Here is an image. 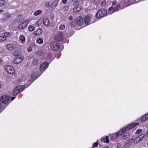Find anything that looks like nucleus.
I'll list each match as a JSON object with an SVG mask.
<instances>
[{
  "instance_id": "obj_1",
  "label": "nucleus",
  "mask_w": 148,
  "mask_h": 148,
  "mask_svg": "<svg viewBox=\"0 0 148 148\" xmlns=\"http://www.w3.org/2000/svg\"><path fill=\"white\" fill-rule=\"evenodd\" d=\"M25 85L19 86L16 87L13 92V95L14 96L16 95L17 94L23 90L25 89Z\"/></svg>"
},
{
  "instance_id": "obj_2",
  "label": "nucleus",
  "mask_w": 148,
  "mask_h": 148,
  "mask_svg": "<svg viewBox=\"0 0 148 148\" xmlns=\"http://www.w3.org/2000/svg\"><path fill=\"white\" fill-rule=\"evenodd\" d=\"M107 11L106 10L103 9L99 10L97 12L96 15L97 18H101L106 14Z\"/></svg>"
},
{
  "instance_id": "obj_3",
  "label": "nucleus",
  "mask_w": 148,
  "mask_h": 148,
  "mask_svg": "<svg viewBox=\"0 0 148 148\" xmlns=\"http://www.w3.org/2000/svg\"><path fill=\"white\" fill-rule=\"evenodd\" d=\"M60 44L57 42H53L50 44L51 49L54 51H58L60 49Z\"/></svg>"
},
{
  "instance_id": "obj_4",
  "label": "nucleus",
  "mask_w": 148,
  "mask_h": 148,
  "mask_svg": "<svg viewBox=\"0 0 148 148\" xmlns=\"http://www.w3.org/2000/svg\"><path fill=\"white\" fill-rule=\"evenodd\" d=\"M5 69L8 73L10 74H14L15 72L14 68L10 65L5 66Z\"/></svg>"
},
{
  "instance_id": "obj_5",
  "label": "nucleus",
  "mask_w": 148,
  "mask_h": 148,
  "mask_svg": "<svg viewBox=\"0 0 148 148\" xmlns=\"http://www.w3.org/2000/svg\"><path fill=\"white\" fill-rule=\"evenodd\" d=\"M10 97L6 96H2L0 98L1 102L4 104H6L10 101Z\"/></svg>"
},
{
  "instance_id": "obj_6",
  "label": "nucleus",
  "mask_w": 148,
  "mask_h": 148,
  "mask_svg": "<svg viewBox=\"0 0 148 148\" xmlns=\"http://www.w3.org/2000/svg\"><path fill=\"white\" fill-rule=\"evenodd\" d=\"M118 132L116 134H113L110 135V138L111 139H115L117 138L119 135H121L122 134V132H124L125 130H121Z\"/></svg>"
},
{
  "instance_id": "obj_7",
  "label": "nucleus",
  "mask_w": 148,
  "mask_h": 148,
  "mask_svg": "<svg viewBox=\"0 0 148 148\" xmlns=\"http://www.w3.org/2000/svg\"><path fill=\"white\" fill-rule=\"evenodd\" d=\"M133 139H130L125 141L123 143V146L124 148H127L132 145L133 143Z\"/></svg>"
},
{
  "instance_id": "obj_8",
  "label": "nucleus",
  "mask_w": 148,
  "mask_h": 148,
  "mask_svg": "<svg viewBox=\"0 0 148 148\" xmlns=\"http://www.w3.org/2000/svg\"><path fill=\"white\" fill-rule=\"evenodd\" d=\"M139 124L138 123H131L129 124L126 127H124L121 128V130H130L133 128L137 125Z\"/></svg>"
},
{
  "instance_id": "obj_9",
  "label": "nucleus",
  "mask_w": 148,
  "mask_h": 148,
  "mask_svg": "<svg viewBox=\"0 0 148 148\" xmlns=\"http://www.w3.org/2000/svg\"><path fill=\"white\" fill-rule=\"evenodd\" d=\"M55 39L58 41H62L64 38L63 36L62 32H59L55 37Z\"/></svg>"
},
{
  "instance_id": "obj_10",
  "label": "nucleus",
  "mask_w": 148,
  "mask_h": 148,
  "mask_svg": "<svg viewBox=\"0 0 148 148\" xmlns=\"http://www.w3.org/2000/svg\"><path fill=\"white\" fill-rule=\"evenodd\" d=\"M49 64L47 62H43L40 65V70L41 71H43L48 66Z\"/></svg>"
},
{
  "instance_id": "obj_11",
  "label": "nucleus",
  "mask_w": 148,
  "mask_h": 148,
  "mask_svg": "<svg viewBox=\"0 0 148 148\" xmlns=\"http://www.w3.org/2000/svg\"><path fill=\"white\" fill-rule=\"evenodd\" d=\"M90 17L88 16H85L84 18V23L87 25H88L93 23L91 21Z\"/></svg>"
},
{
  "instance_id": "obj_12",
  "label": "nucleus",
  "mask_w": 148,
  "mask_h": 148,
  "mask_svg": "<svg viewBox=\"0 0 148 148\" xmlns=\"http://www.w3.org/2000/svg\"><path fill=\"white\" fill-rule=\"evenodd\" d=\"M23 59V57H16L14 60V63L18 64L22 61Z\"/></svg>"
},
{
  "instance_id": "obj_13",
  "label": "nucleus",
  "mask_w": 148,
  "mask_h": 148,
  "mask_svg": "<svg viewBox=\"0 0 148 148\" xmlns=\"http://www.w3.org/2000/svg\"><path fill=\"white\" fill-rule=\"evenodd\" d=\"M81 8V6L77 3L76 4L75 6L73 9V11L74 12H78L80 10Z\"/></svg>"
},
{
  "instance_id": "obj_14",
  "label": "nucleus",
  "mask_w": 148,
  "mask_h": 148,
  "mask_svg": "<svg viewBox=\"0 0 148 148\" xmlns=\"http://www.w3.org/2000/svg\"><path fill=\"white\" fill-rule=\"evenodd\" d=\"M7 48L9 50L12 51L15 49V47L13 44L10 43L7 45Z\"/></svg>"
},
{
  "instance_id": "obj_15",
  "label": "nucleus",
  "mask_w": 148,
  "mask_h": 148,
  "mask_svg": "<svg viewBox=\"0 0 148 148\" xmlns=\"http://www.w3.org/2000/svg\"><path fill=\"white\" fill-rule=\"evenodd\" d=\"M83 23V20L81 17H78L77 18V24L79 26L82 25Z\"/></svg>"
},
{
  "instance_id": "obj_16",
  "label": "nucleus",
  "mask_w": 148,
  "mask_h": 148,
  "mask_svg": "<svg viewBox=\"0 0 148 148\" xmlns=\"http://www.w3.org/2000/svg\"><path fill=\"white\" fill-rule=\"evenodd\" d=\"M42 30L41 29H38L34 32V34L35 36L39 35L42 34Z\"/></svg>"
},
{
  "instance_id": "obj_17",
  "label": "nucleus",
  "mask_w": 148,
  "mask_h": 148,
  "mask_svg": "<svg viewBox=\"0 0 148 148\" xmlns=\"http://www.w3.org/2000/svg\"><path fill=\"white\" fill-rule=\"evenodd\" d=\"M27 27L26 24L23 22L21 23L18 26V28L20 30H22Z\"/></svg>"
},
{
  "instance_id": "obj_18",
  "label": "nucleus",
  "mask_w": 148,
  "mask_h": 148,
  "mask_svg": "<svg viewBox=\"0 0 148 148\" xmlns=\"http://www.w3.org/2000/svg\"><path fill=\"white\" fill-rule=\"evenodd\" d=\"M148 119V113L146 114L143 116L141 119V121L142 122H144Z\"/></svg>"
},
{
  "instance_id": "obj_19",
  "label": "nucleus",
  "mask_w": 148,
  "mask_h": 148,
  "mask_svg": "<svg viewBox=\"0 0 148 148\" xmlns=\"http://www.w3.org/2000/svg\"><path fill=\"white\" fill-rule=\"evenodd\" d=\"M43 23L45 26H47L49 24V21L47 18H44L43 20Z\"/></svg>"
},
{
  "instance_id": "obj_20",
  "label": "nucleus",
  "mask_w": 148,
  "mask_h": 148,
  "mask_svg": "<svg viewBox=\"0 0 148 148\" xmlns=\"http://www.w3.org/2000/svg\"><path fill=\"white\" fill-rule=\"evenodd\" d=\"M21 52L19 50H16L14 51L13 53V55L14 56L17 57H22V56H20Z\"/></svg>"
},
{
  "instance_id": "obj_21",
  "label": "nucleus",
  "mask_w": 148,
  "mask_h": 148,
  "mask_svg": "<svg viewBox=\"0 0 148 148\" xmlns=\"http://www.w3.org/2000/svg\"><path fill=\"white\" fill-rule=\"evenodd\" d=\"M39 62V60L38 59L35 58L33 59L32 61V64L33 65L35 66L37 65Z\"/></svg>"
},
{
  "instance_id": "obj_22",
  "label": "nucleus",
  "mask_w": 148,
  "mask_h": 148,
  "mask_svg": "<svg viewBox=\"0 0 148 148\" xmlns=\"http://www.w3.org/2000/svg\"><path fill=\"white\" fill-rule=\"evenodd\" d=\"M101 142H103L104 143H108L109 140L108 139V136H106L105 138H103L101 140Z\"/></svg>"
},
{
  "instance_id": "obj_23",
  "label": "nucleus",
  "mask_w": 148,
  "mask_h": 148,
  "mask_svg": "<svg viewBox=\"0 0 148 148\" xmlns=\"http://www.w3.org/2000/svg\"><path fill=\"white\" fill-rule=\"evenodd\" d=\"M36 46V45L34 43H32L30 47H28L27 49V50L28 52H31L32 50V49L31 47H34Z\"/></svg>"
},
{
  "instance_id": "obj_24",
  "label": "nucleus",
  "mask_w": 148,
  "mask_h": 148,
  "mask_svg": "<svg viewBox=\"0 0 148 148\" xmlns=\"http://www.w3.org/2000/svg\"><path fill=\"white\" fill-rule=\"evenodd\" d=\"M36 75L34 74H32L30 77V79L28 80V81L29 82H31L32 81L33 79H36L35 78Z\"/></svg>"
},
{
  "instance_id": "obj_25",
  "label": "nucleus",
  "mask_w": 148,
  "mask_h": 148,
  "mask_svg": "<svg viewBox=\"0 0 148 148\" xmlns=\"http://www.w3.org/2000/svg\"><path fill=\"white\" fill-rule=\"evenodd\" d=\"M130 137V135L128 133H125L123 134V138L124 139H126L129 138Z\"/></svg>"
},
{
  "instance_id": "obj_26",
  "label": "nucleus",
  "mask_w": 148,
  "mask_h": 148,
  "mask_svg": "<svg viewBox=\"0 0 148 148\" xmlns=\"http://www.w3.org/2000/svg\"><path fill=\"white\" fill-rule=\"evenodd\" d=\"M43 41L42 38H37L36 40L37 42L40 44L43 43Z\"/></svg>"
},
{
  "instance_id": "obj_27",
  "label": "nucleus",
  "mask_w": 148,
  "mask_h": 148,
  "mask_svg": "<svg viewBox=\"0 0 148 148\" xmlns=\"http://www.w3.org/2000/svg\"><path fill=\"white\" fill-rule=\"evenodd\" d=\"M29 30L30 32H32L35 29V27L32 25H29L28 26Z\"/></svg>"
},
{
  "instance_id": "obj_28",
  "label": "nucleus",
  "mask_w": 148,
  "mask_h": 148,
  "mask_svg": "<svg viewBox=\"0 0 148 148\" xmlns=\"http://www.w3.org/2000/svg\"><path fill=\"white\" fill-rule=\"evenodd\" d=\"M19 39L21 40L23 43L25 41V38L24 36L21 35L19 37Z\"/></svg>"
},
{
  "instance_id": "obj_29",
  "label": "nucleus",
  "mask_w": 148,
  "mask_h": 148,
  "mask_svg": "<svg viewBox=\"0 0 148 148\" xmlns=\"http://www.w3.org/2000/svg\"><path fill=\"white\" fill-rule=\"evenodd\" d=\"M6 38L4 36H0V42L5 40Z\"/></svg>"
},
{
  "instance_id": "obj_30",
  "label": "nucleus",
  "mask_w": 148,
  "mask_h": 148,
  "mask_svg": "<svg viewBox=\"0 0 148 148\" xmlns=\"http://www.w3.org/2000/svg\"><path fill=\"white\" fill-rule=\"evenodd\" d=\"M140 141V139L139 137H137L133 141V143H137L138 142Z\"/></svg>"
},
{
  "instance_id": "obj_31",
  "label": "nucleus",
  "mask_w": 148,
  "mask_h": 148,
  "mask_svg": "<svg viewBox=\"0 0 148 148\" xmlns=\"http://www.w3.org/2000/svg\"><path fill=\"white\" fill-rule=\"evenodd\" d=\"M42 13V11L40 10H38L36 11L34 13V15L35 16H37Z\"/></svg>"
},
{
  "instance_id": "obj_32",
  "label": "nucleus",
  "mask_w": 148,
  "mask_h": 148,
  "mask_svg": "<svg viewBox=\"0 0 148 148\" xmlns=\"http://www.w3.org/2000/svg\"><path fill=\"white\" fill-rule=\"evenodd\" d=\"M120 5L119 4H117L116 7H115V8H114L113 10H112V13H113V12H115L117 11L118 9H119V8L120 7Z\"/></svg>"
},
{
  "instance_id": "obj_33",
  "label": "nucleus",
  "mask_w": 148,
  "mask_h": 148,
  "mask_svg": "<svg viewBox=\"0 0 148 148\" xmlns=\"http://www.w3.org/2000/svg\"><path fill=\"white\" fill-rule=\"evenodd\" d=\"M106 4V2L105 1H103L101 3V7H105Z\"/></svg>"
},
{
  "instance_id": "obj_34",
  "label": "nucleus",
  "mask_w": 148,
  "mask_h": 148,
  "mask_svg": "<svg viewBox=\"0 0 148 148\" xmlns=\"http://www.w3.org/2000/svg\"><path fill=\"white\" fill-rule=\"evenodd\" d=\"M42 51L40 50H38L36 54L37 55L39 56H41L42 55Z\"/></svg>"
},
{
  "instance_id": "obj_35",
  "label": "nucleus",
  "mask_w": 148,
  "mask_h": 148,
  "mask_svg": "<svg viewBox=\"0 0 148 148\" xmlns=\"http://www.w3.org/2000/svg\"><path fill=\"white\" fill-rule=\"evenodd\" d=\"M58 1L56 0L54 1L52 3V5H53L54 6L56 7L57 6L58 4Z\"/></svg>"
},
{
  "instance_id": "obj_36",
  "label": "nucleus",
  "mask_w": 148,
  "mask_h": 148,
  "mask_svg": "<svg viewBox=\"0 0 148 148\" xmlns=\"http://www.w3.org/2000/svg\"><path fill=\"white\" fill-rule=\"evenodd\" d=\"M4 35L5 37H9L11 36V34L10 33L8 32H6L4 33Z\"/></svg>"
},
{
  "instance_id": "obj_37",
  "label": "nucleus",
  "mask_w": 148,
  "mask_h": 148,
  "mask_svg": "<svg viewBox=\"0 0 148 148\" xmlns=\"http://www.w3.org/2000/svg\"><path fill=\"white\" fill-rule=\"evenodd\" d=\"M77 25V23H76V22L74 20L71 23V25L73 27Z\"/></svg>"
},
{
  "instance_id": "obj_38",
  "label": "nucleus",
  "mask_w": 148,
  "mask_h": 148,
  "mask_svg": "<svg viewBox=\"0 0 148 148\" xmlns=\"http://www.w3.org/2000/svg\"><path fill=\"white\" fill-rule=\"evenodd\" d=\"M69 7L68 6L65 5L63 7V10L64 11H66L68 10Z\"/></svg>"
},
{
  "instance_id": "obj_39",
  "label": "nucleus",
  "mask_w": 148,
  "mask_h": 148,
  "mask_svg": "<svg viewBox=\"0 0 148 148\" xmlns=\"http://www.w3.org/2000/svg\"><path fill=\"white\" fill-rule=\"evenodd\" d=\"M65 26L64 25H61L59 27V29L60 30H63L64 29Z\"/></svg>"
},
{
  "instance_id": "obj_40",
  "label": "nucleus",
  "mask_w": 148,
  "mask_h": 148,
  "mask_svg": "<svg viewBox=\"0 0 148 148\" xmlns=\"http://www.w3.org/2000/svg\"><path fill=\"white\" fill-rule=\"evenodd\" d=\"M5 3V1L3 0H0V7L3 6Z\"/></svg>"
},
{
  "instance_id": "obj_41",
  "label": "nucleus",
  "mask_w": 148,
  "mask_h": 148,
  "mask_svg": "<svg viewBox=\"0 0 148 148\" xmlns=\"http://www.w3.org/2000/svg\"><path fill=\"white\" fill-rule=\"evenodd\" d=\"M145 136V134H143L138 136V137H139L140 141Z\"/></svg>"
},
{
  "instance_id": "obj_42",
  "label": "nucleus",
  "mask_w": 148,
  "mask_h": 148,
  "mask_svg": "<svg viewBox=\"0 0 148 148\" xmlns=\"http://www.w3.org/2000/svg\"><path fill=\"white\" fill-rule=\"evenodd\" d=\"M98 145V143L97 142H96L94 143L93 145L92 148H94L95 147H96Z\"/></svg>"
},
{
  "instance_id": "obj_43",
  "label": "nucleus",
  "mask_w": 148,
  "mask_h": 148,
  "mask_svg": "<svg viewBox=\"0 0 148 148\" xmlns=\"http://www.w3.org/2000/svg\"><path fill=\"white\" fill-rule=\"evenodd\" d=\"M72 1L75 2L73 3L74 5H76V4L77 3H79V0H72Z\"/></svg>"
},
{
  "instance_id": "obj_44",
  "label": "nucleus",
  "mask_w": 148,
  "mask_h": 148,
  "mask_svg": "<svg viewBox=\"0 0 148 148\" xmlns=\"http://www.w3.org/2000/svg\"><path fill=\"white\" fill-rule=\"evenodd\" d=\"M51 57V55L50 54H49L47 56V59L48 60H50Z\"/></svg>"
},
{
  "instance_id": "obj_45",
  "label": "nucleus",
  "mask_w": 148,
  "mask_h": 148,
  "mask_svg": "<svg viewBox=\"0 0 148 148\" xmlns=\"http://www.w3.org/2000/svg\"><path fill=\"white\" fill-rule=\"evenodd\" d=\"M142 130H137L136 132V134H139L142 133Z\"/></svg>"
},
{
  "instance_id": "obj_46",
  "label": "nucleus",
  "mask_w": 148,
  "mask_h": 148,
  "mask_svg": "<svg viewBox=\"0 0 148 148\" xmlns=\"http://www.w3.org/2000/svg\"><path fill=\"white\" fill-rule=\"evenodd\" d=\"M29 22V21L28 20H26L25 21H24L23 22L25 24H26V25L27 26L28 23Z\"/></svg>"
},
{
  "instance_id": "obj_47",
  "label": "nucleus",
  "mask_w": 148,
  "mask_h": 148,
  "mask_svg": "<svg viewBox=\"0 0 148 148\" xmlns=\"http://www.w3.org/2000/svg\"><path fill=\"white\" fill-rule=\"evenodd\" d=\"M73 19V17L72 16H70L69 17V19L70 20H72Z\"/></svg>"
},
{
  "instance_id": "obj_48",
  "label": "nucleus",
  "mask_w": 148,
  "mask_h": 148,
  "mask_svg": "<svg viewBox=\"0 0 148 148\" xmlns=\"http://www.w3.org/2000/svg\"><path fill=\"white\" fill-rule=\"evenodd\" d=\"M113 7L112 6V7L110 8H109L108 10L109 11H110L111 10H113Z\"/></svg>"
},
{
  "instance_id": "obj_49",
  "label": "nucleus",
  "mask_w": 148,
  "mask_h": 148,
  "mask_svg": "<svg viewBox=\"0 0 148 148\" xmlns=\"http://www.w3.org/2000/svg\"><path fill=\"white\" fill-rule=\"evenodd\" d=\"M62 1L64 4H65L67 3V0H62Z\"/></svg>"
},
{
  "instance_id": "obj_50",
  "label": "nucleus",
  "mask_w": 148,
  "mask_h": 148,
  "mask_svg": "<svg viewBox=\"0 0 148 148\" xmlns=\"http://www.w3.org/2000/svg\"><path fill=\"white\" fill-rule=\"evenodd\" d=\"M116 2L114 1V2H112V5H116Z\"/></svg>"
},
{
  "instance_id": "obj_51",
  "label": "nucleus",
  "mask_w": 148,
  "mask_h": 148,
  "mask_svg": "<svg viewBox=\"0 0 148 148\" xmlns=\"http://www.w3.org/2000/svg\"><path fill=\"white\" fill-rule=\"evenodd\" d=\"M15 98V97H12L11 98V101H12Z\"/></svg>"
},
{
  "instance_id": "obj_52",
  "label": "nucleus",
  "mask_w": 148,
  "mask_h": 148,
  "mask_svg": "<svg viewBox=\"0 0 148 148\" xmlns=\"http://www.w3.org/2000/svg\"><path fill=\"white\" fill-rule=\"evenodd\" d=\"M146 136L148 137V131L147 132L146 134Z\"/></svg>"
},
{
  "instance_id": "obj_53",
  "label": "nucleus",
  "mask_w": 148,
  "mask_h": 148,
  "mask_svg": "<svg viewBox=\"0 0 148 148\" xmlns=\"http://www.w3.org/2000/svg\"><path fill=\"white\" fill-rule=\"evenodd\" d=\"M49 2H48V4H47V5H46V6L47 7V6H48V7L49 6Z\"/></svg>"
},
{
  "instance_id": "obj_54",
  "label": "nucleus",
  "mask_w": 148,
  "mask_h": 148,
  "mask_svg": "<svg viewBox=\"0 0 148 148\" xmlns=\"http://www.w3.org/2000/svg\"><path fill=\"white\" fill-rule=\"evenodd\" d=\"M3 11V10H0V13H1Z\"/></svg>"
},
{
  "instance_id": "obj_55",
  "label": "nucleus",
  "mask_w": 148,
  "mask_h": 148,
  "mask_svg": "<svg viewBox=\"0 0 148 148\" xmlns=\"http://www.w3.org/2000/svg\"><path fill=\"white\" fill-rule=\"evenodd\" d=\"M99 0H95L94 2L95 3V2H97V1H98Z\"/></svg>"
},
{
  "instance_id": "obj_56",
  "label": "nucleus",
  "mask_w": 148,
  "mask_h": 148,
  "mask_svg": "<svg viewBox=\"0 0 148 148\" xmlns=\"http://www.w3.org/2000/svg\"><path fill=\"white\" fill-rule=\"evenodd\" d=\"M1 83H0V88H1Z\"/></svg>"
},
{
  "instance_id": "obj_57",
  "label": "nucleus",
  "mask_w": 148,
  "mask_h": 148,
  "mask_svg": "<svg viewBox=\"0 0 148 148\" xmlns=\"http://www.w3.org/2000/svg\"><path fill=\"white\" fill-rule=\"evenodd\" d=\"M1 61L0 60V63H1Z\"/></svg>"
},
{
  "instance_id": "obj_58",
  "label": "nucleus",
  "mask_w": 148,
  "mask_h": 148,
  "mask_svg": "<svg viewBox=\"0 0 148 148\" xmlns=\"http://www.w3.org/2000/svg\"><path fill=\"white\" fill-rule=\"evenodd\" d=\"M8 18H9L10 17V16H8Z\"/></svg>"
},
{
  "instance_id": "obj_59",
  "label": "nucleus",
  "mask_w": 148,
  "mask_h": 148,
  "mask_svg": "<svg viewBox=\"0 0 148 148\" xmlns=\"http://www.w3.org/2000/svg\"><path fill=\"white\" fill-rule=\"evenodd\" d=\"M147 145L148 146V143H147Z\"/></svg>"
}]
</instances>
